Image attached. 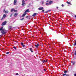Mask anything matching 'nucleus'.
Masks as SVG:
<instances>
[{"label":"nucleus","mask_w":76,"mask_h":76,"mask_svg":"<svg viewBox=\"0 0 76 76\" xmlns=\"http://www.w3.org/2000/svg\"><path fill=\"white\" fill-rule=\"evenodd\" d=\"M0 31H1V33L3 35L6 34V33H7V30H5L4 29H2L1 28H0Z\"/></svg>","instance_id":"obj_1"},{"label":"nucleus","mask_w":76,"mask_h":76,"mask_svg":"<svg viewBox=\"0 0 76 76\" xmlns=\"http://www.w3.org/2000/svg\"><path fill=\"white\" fill-rule=\"evenodd\" d=\"M22 6H25V0H23L22 1V4H21Z\"/></svg>","instance_id":"obj_2"},{"label":"nucleus","mask_w":76,"mask_h":76,"mask_svg":"<svg viewBox=\"0 0 76 76\" xmlns=\"http://www.w3.org/2000/svg\"><path fill=\"white\" fill-rule=\"evenodd\" d=\"M7 21H4V22H3L1 24L2 26H4V25H6V23H7Z\"/></svg>","instance_id":"obj_3"},{"label":"nucleus","mask_w":76,"mask_h":76,"mask_svg":"<svg viewBox=\"0 0 76 76\" xmlns=\"http://www.w3.org/2000/svg\"><path fill=\"white\" fill-rule=\"evenodd\" d=\"M17 2V0H15L14 1V5H16Z\"/></svg>","instance_id":"obj_4"},{"label":"nucleus","mask_w":76,"mask_h":76,"mask_svg":"<svg viewBox=\"0 0 76 76\" xmlns=\"http://www.w3.org/2000/svg\"><path fill=\"white\" fill-rule=\"evenodd\" d=\"M37 15V14L36 13H34L32 15V16L33 17H35V16H36Z\"/></svg>","instance_id":"obj_5"},{"label":"nucleus","mask_w":76,"mask_h":76,"mask_svg":"<svg viewBox=\"0 0 76 76\" xmlns=\"http://www.w3.org/2000/svg\"><path fill=\"white\" fill-rule=\"evenodd\" d=\"M43 9H44V8L43 7H41L39 8L38 9L39 10H42Z\"/></svg>","instance_id":"obj_6"},{"label":"nucleus","mask_w":76,"mask_h":76,"mask_svg":"<svg viewBox=\"0 0 76 76\" xmlns=\"http://www.w3.org/2000/svg\"><path fill=\"white\" fill-rule=\"evenodd\" d=\"M18 13H15L14 14V16L15 17H16L17 16H18Z\"/></svg>","instance_id":"obj_7"},{"label":"nucleus","mask_w":76,"mask_h":76,"mask_svg":"<svg viewBox=\"0 0 76 76\" xmlns=\"http://www.w3.org/2000/svg\"><path fill=\"white\" fill-rule=\"evenodd\" d=\"M26 14V13L24 12V14L23 15H22V17H24L25 16V15Z\"/></svg>","instance_id":"obj_8"},{"label":"nucleus","mask_w":76,"mask_h":76,"mask_svg":"<svg viewBox=\"0 0 76 76\" xmlns=\"http://www.w3.org/2000/svg\"><path fill=\"white\" fill-rule=\"evenodd\" d=\"M38 46H39V44L38 43L37 45H35V46L36 47V48H37L38 47Z\"/></svg>","instance_id":"obj_9"},{"label":"nucleus","mask_w":76,"mask_h":76,"mask_svg":"<svg viewBox=\"0 0 76 76\" xmlns=\"http://www.w3.org/2000/svg\"><path fill=\"white\" fill-rule=\"evenodd\" d=\"M53 3V1H50L49 2V4L50 5L51 4H52V3Z\"/></svg>","instance_id":"obj_10"},{"label":"nucleus","mask_w":76,"mask_h":76,"mask_svg":"<svg viewBox=\"0 0 76 76\" xmlns=\"http://www.w3.org/2000/svg\"><path fill=\"white\" fill-rule=\"evenodd\" d=\"M26 12H29V10L28 9H27L25 12V13H26Z\"/></svg>","instance_id":"obj_11"},{"label":"nucleus","mask_w":76,"mask_h":76,"mask_svg":"<svg viewBox=\"0 0 76 76\" xmlns=\"http://www.w3.org/2000/svg\"><path fill=\"white\" fill-rule=\"evenodd\" d=\"M3 17L4 18H5L6 17V14H4Z\"/></svg>","instance_id":"obj_12"},{"label":"nucleus","mask_w":76,"mask_h":76,"mask_svg":"<svg viewBox=\"0 0 76 76\" xmlns=\"http://www.w3.org/2000/svg\"><path fill=\"white\" fill-rule=\"evenodd\" d=\"M4 13H6V14L7 13H9V11H8L7 10H6L4 12Z\"/></svg>","instance_id":"obj_13"},{"label":"nucleus","mask_w":76,"mask_h":76,"mask_svg":"<svg viewBox=\"0 0 76 76\" xmlns=\"http://www.w3.org/2000/svg\"><path fill=\"white\" fill-rule=\"evenodd\" d=\"M71 63L73 64V65H74L75 64V62L71 61Z\"/></svg>","instance_id":"obj_14"},{"label":"nucleus","mask_w":76,"mask_h":76,"mask_svg":"<svg viewBox=\"0 0 76 76\" xmlns=\"http://www.w3.org/2000/svg\"><path fill=\"white\" fill-rule=\"evenodd\" d=\"M46 6H49V5H50V4H49V3H46Z\"/></svg>","instance_id":"obj_15"},{"label":"nucleus","mask_w":76,"mask_h":76,"mask_svg":"<svg viewBox=\"0 0 76 76\" xmlns=\"http://www.w3.org/2000/svg\"><path fill=\"white\" fill-rule=\"evenodd\" d=\"M50 11H51V10H48V11H46L45 12V13H48V12H50Z\"/></svg>","instance_id":"obj_16"},{"label":"nucleus","mask_w":76,"mask_h":76,"mask_svg":"<svg viewBox=\"0 0 76 76\" xmlns=\"http://www.w3.org/2000/svg\"><path fill=\"white\" fill-rule=\"evenodd\" d=\"M30 50L31 51V53H33V51L32 50V48H30Z\"/></svg>","instance_id":"obj_17"},{"label":"nucleus","mask_w":76,"mask_h":76,"mask_svg":"<svg viewBox=\"0 0 76 76\" xmlns=\"http://www.w3.org/2000/svg\"><path fill=\"white\" fill-rule=\"evenodd\" d=\"M15 10L14 9H12L11 10V12H13V11H14V10Z\"/></svg>","instance_id":"obj_18"},{"label":"nucleus","mask_w":76,"mask_h":76,"mask_svg":"<svg viewBox=\"0 0 76 76\" xmlns=\"http://www.w3.org/2000/svg\"><path fill=\"white\" fill-rule=\"evenodd\" d=\"M8 29H12V26H9L8 27Z\"/></svg>","instance_id":"obj_19"},{"label":"nucleus","mask_w":76,"mask_h":76,"mask_svg":"<svg viewBox=\"0 0 76 76\" xmlns=\"http://www.w3.org/2000/svg\"><path fill=\"white\" fill-rule=\"evenodd\" d=\"M43 63H45V60H43L42 61Z\"/></svg>","instance_id":"obj_20"},{"label":"nucleus","mask_w":76,"mask_h":76,"mask_svg":"<svg viewBox=\"0 0 76 76\" xmlns=\"http://www.w3.org/2000/svg\"><path fill=\"white\" fill-rule=\"evenodd\" d=\"M23 19H24V18H23L22 19H20V20H23Z\"/></svg>","instance_id":"obj_21"},{"label":"nucleus","mask_w":76,"mask_h":76,"mask_svg":"<svg viewBox=\"0 0 76 76\" xmlns=\"http://www.w3.org/2000/svg\"><path fill=\"white\" fill-rule=\"evenodd\" d=\"M14 12H18V11L17 10H14Z\"/></svg>","instance_id":"obj_22"},{"label":"nucleus","mask_w":76,"mask_h":76,"mask_svg":"<svg viewBox=\"0 0 76 76\" xmlns=\"http://www.w3.org/2000/svg\"><path fill=\"white\" fill-rule=\"evenodd\" d=\"M67 70H65V71H64V73H67Z\"/></svg>","instance_id":"obj_23"},{"label":"nucleus","mask_w":76,"mask_h":76,"mask_svg":"<svg viewBox=\"0 0 76 76\" xmlns=\"http://www.w3.org/2000/svg\"><path fill=\"white\" fill-rule=\"evenodd\" d=\"M13 48H14V49H15V50H16V47L15 46H14L13 47Z\"/></svg>","instance_id":"obj_24"},{"label":"nucleus","mask_w":76,"mask_h":76,"mask_svg":"<svg viewBox=\"0 0 76 76\" xmlns=\"http://www.w3.org/2000/svg\"><path fill=\"white\" fill-rule=\"evenodd\" d=\"M10 53L9 52H7L6 54H9Z\"/></svg>","instance_id":"obj_25"},{"label":"nucleus","mask_w":76,"mask_h":76,"mask_svg":"<svg viewBox=\"0 0 76 76\" xmlns=\"http://www.w3.org/2000/svg\"><path fill=\"white\" fill-rule=\"evenodd\" d=\"M4 18L3 17L1 19V20H2L3 19H4Z\"/></svg>","instance_id":"obj_26"},{"label":"nucleus","mask_w":76,"mask_h":76,"mask_svg":"<svg viewBox=\"0 0 76 76\" xmlns=\"http://www.w3.org/2000/svg\"><path fill=\"white\" fill-rule=\"evenodd\" d=\"M67 3L68 4H70V2H69L68 1H67Z\"/></svg>","instance_id":"obj_27"},{"label":"nucleus","mask_w":76,"mask_h":76,"mask_svg":"<svg viewBox=\"0 0 76 76\" xmlns=\"http://www.w3.org/2000/svg\"><path fill=\"white\" fill-rule=\"evenodd\" d=\"M5 9H4V10H3V12H5L6 11H5Z\"/></svg>","instance_id":"obj_28"},{"label":"nucleus","mask_w":76,"mask_h":76,"mask_svg":"<svg viewBox=\"0 0 76 76\" xmlns=\"http://www.w3.org/2000/svg\"><path fill=\"white\" fill-rule=\"evenodd\" d=\"M66 75V74L65 73V74H63L62 75L63 76H65V75Z\"/></svg>","instance_id":"obj_29"},{"label":"nucleus","mask_w":76,"mask_h":76,"mask_svg":"<svg viewBox=\"0 0 76 76\" xmlns=\"http://www.w3.org/2000/svg\"><path fill=\"white\" fill-rule=\"evenodd\" d=\"M12 15H13V14H11L10 15V17H12Z\"/></svg>","instance_id":"obj_30"},{"label":"nucleus","mask_w":76,"mask_h":76,"mask_svg":"<svg viewBox=\"0 0 76 76\" xmlns=\"http://www.w3.org/2000/svg\"><path fill=\"white\" fill-rule=\"evenodd\" d=\"M16 75L18 76V75H19V74H18V73H17L16 74Z\"/></svg>","instance_id":"obj_31"},{"label":"nucleus","mask_w":76,"mask_h":76,"mask_svg":"<svg viewBox=\"0 0 76 76\" xmlns=\"http://www.w3.org/2000/svg\"><path fill=\"white\" fill-rule=\"evenodd\" d=\"M21 45H23V43L21 42Z\"/></svg>","instance_id":"obj_32"},{"label":"nucleus","mask_w":76,"mask_h":76,"mask_svg":"<svg viewBox=\"0 0 76 76\" xmlns=\"http://www.w3.org/2000/svg\"><path fill=\"white\" fill-rule=\"evenodd\" d=\"M22 46H23V47H25V45H23Z\"/></svg>","instance_id":"obj_33"},{"label":"nucleus","mask_w":76,"mask_h":76,"mask_svg":"<svg viewBox=\"0 0 76 76\" xmlns=\"http://www.w3.org/2000/svg\"><path fill=\"white\" fill-rule=\"evenodd\" d=\"M42 12H44V10L42 9Z\"/></svg>","instance_id":"obj_34"},{"label":"nucleus","mask_w":76,"mask_h":76,"mask_svg":"<svg viewBox=\"0 0 76 76\" xmlns=\"http://www.w3.org/2000/svg\"><path fill=\"white\" fill-rule=\"evenodd\" d=\"M66 75V76H69V74Z\"/></svg>","instance_id":"obj_35"},{"label":"nucleus","mask_w":76,"mask_h":76,"mask_svg":"<svg viewBox=\"0 0 76 76\" xmlns=\"http://www.w3.org/2000/svg\"><path fill=\"white\" fill-rule=\"evenodd\" d=\"M28 18V16H27L26 17V18Z\"/></svg>","instance_id":"obj_36"},{"label":"nucleus","mask_w":76,"mask_h":76,"mask_svg":"<svg viewBox=\"0 0 76 76\" xmlns=\"http://www.w3.org/2000/svg\"><path fill=\"white\" fill-rule=\"evenodd\" d=\"M61 6H62V7H63V6H64V5L63 4H62L61 5Z\"/></svg>","instance_id":"obj_37"},{"label":"nucleus","mask_w":76,"mask_h":76,"mask_svg":"<svg viewBox=\"0 0 76 76\" xmlns=\"http://www.w3.org/2000/svg\"><path fill=\"white\" fill-rule=\"evenodd\" d=\"M1 28L2 29H3V26H2V27Z\"/></svg>","instance_id":"obj_38"},{"label":"nucleus","mask_w":76,"mask_h":76,"mask_svg":"<svg viewBox=\"0 0 76 76\" xmlns=\"http://www.w3.org/2000/svg\"><path fill=\"white\" fill-rule=\"evenodd\" d=\"M44 70L45 72L46 71V69H44Z\"/></svg>","instance_id":"obj_39"},{"label":"nucleus","mask_w":76,"mask_h":76,"mask_svg":"<svg viewBox=\"0 0 76 76\" xmlns=\"http://www.w3.org/2000/svg\"><path fill=\"white\" fill-rule=\"evenodd\" d=\"M42 4H44V1H43L42 2Z\"/></svg>","instance_id":"obj_40"},{"label":"nucleus","mask_w":76,"mask_h":76,"mask_svg":"<svg viewBox=\"0 0 76 76\" xmlns=\"http://www.w3.org/2000/svg\"><path fill=\"white\" fill-rule=\"evenodd\" d=\"M74 76H76V73L74 74Z\"/></svg>","instance_id":"obj_41"},{"label":"nucleus","mask_w":76,"mask_h":76,"mask_svg":"<svg viewBox=\"0 0 76 76\" xmlns=\"http://www.w3.org/2000/svg\"><path fill=\"white\" fill-rule=\"evenodd\" d=\"M48 1H46V2H47V3L48 2Z\"/></svg>","instance_id":"obj_42"},{"label":"nucleus","mask_w":76,"mask_h":76,"mask_svg":"<svg viewBox=\"0 0 76 76\" xmlns=\"http://www.w3.org/2000/svg\"><path fill=\"white\" fill-rule=\"evenodd\" d=\"M47 62V60H46L45 61V63H46V62Z\"/></svg>","instance_id":"obj_43"},{"label":"nucleus","mask_w":76,"mask_h":76,"mask_svg":"<svg viewBox=\"0 0 76 76\" xmlns=\"http://www.w3.org/2000/svg\"><path fill=\"white\" fill-rule=\"evenodd\" d=\"M57 9H58V7H57Z\"/></svg>","instance_id":"obj_44"},{"label":"nucleus","mask_w":76,"mask_h":76,"mask_svg":"<svg viewBox=\"0 0 76 76\" xmlns=\"http://www.w3.org/2000/svg\"><path fill=\"white\" fill-rule=\"evenodd\" d=\"M75 18H76V15H75Z\"/></svg>","instance_id":"obj_45"},{"label":"nucleus","mask_w":76,"mask_h":76,"mask_svg":"<svg viewBox=\"0 0 76 76\" xmlns=\"http://www.w3.org/2000/svg\"><path fill=\"white\" fill-rule=\"evenodd\" d=\"M1 18V17H0V18Z\"/></svg>","instance_id":"obj_46"}]
</instances>
